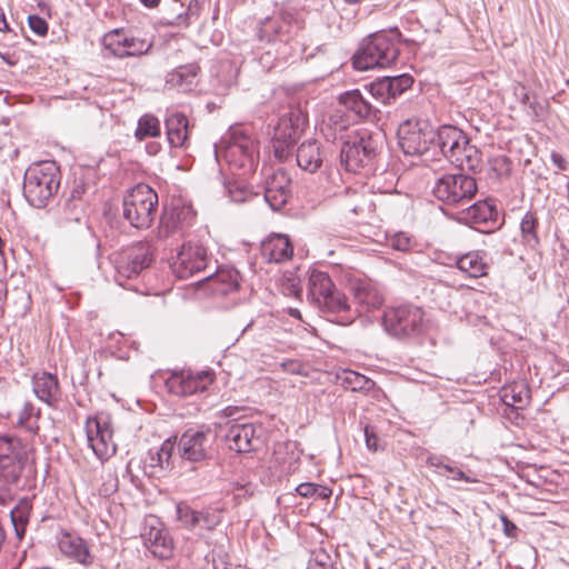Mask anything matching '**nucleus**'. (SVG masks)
<instances>
[{"label":"nucleus","mask_w":569,"mask_h":569,"mask_svg":"<svg viewBox=\"0 0 569 569\" xmlns=\"http://www.w3.org/2000/svg\"><path fill=\"white\" fill-rule=\"evenodd\" d=\"M158 210V194L146 183H138L123 198L122 216L137 229L151 227Z\"/></svg>","instance_id":"423d86ee"},{"label":"nucleus","mask_w":569,"mask_h":569,"mask_svg":"<svg viewBox=\"0 0 569 569\" xmlns=\"http://www.w3.org/2000/svg\"><path fill=\"white\" fill-rule=\"evenodd\" d=\"M84 201H69L66 200L64 213L66 220L80 222L84 217Z\"/></svg>","instance_id":"3c124183"},{"label":"nucleus","mask_w":569,"mask_h":569,"mask_svg":"<svg viewBox=\"0 0 569 569\" xmlns=\"http://www.w3.org/2000/svg\"><path fill=\"white\" fill-rule=\"evenodd\" d=\"M427 463L430 467H436L438 469H441L445 472V466H449L450 463H446L442 458L438 456H429L427 458Z\"/></svg>","instance_id":"69168bd1"},{"label":"nucleus","mask_w":569,"mask_h":569,"mask_svg":"<svg viewBox=\"0 0 569 569\" xmlns=\"http://www.w3.org/2000/svg\"><path fill=\"white\" fill-rule=\"evenodd\" d=\"M222 154L230 168L239 170V176L256 171L259 161L258 143L242 127H231L222 141Z\"/></svg>","instance_id":"f03ea898"},{"label":"nucleus","mask_w":569,"mask_h":569,"mask_svg":"<svg viewBox=\"0 0 569 569\" xmlns=\"http://www.w3.org/2000/svg\"><path fill=\"white\" fill-rule=\"evenodd\" d=\"M435 129L426 121L407 120L398 129L399 147L405 154L420 156L435 142Z\"/></svg>","instance_id":"6e6552de"},{"label":"nucleus","mask_w":569,"mask_h":569,"mask_svg":"<svg viewBox=\"0 0 569 569\" xmlns=\"http://www.w3.org/2000/svg\"><path fill=\"white\" fill-rule=\"evenodd\" d=\"M258 430L260 431L261 428L253 423H233L226 433V441L229 448L237 452H251L261 445Z\"/></svg>","instance_id":"f3484780"},{"label":"nucleus","mask_w":569,"mask_h":569,"mask_svg":"<svg viewBox=\"0 0 569 569\" xmlns=\"http://www.w3.org/2000/svg\"><path fill=\"white\" fill-rule=\"evenodd\" d=\"M549 476L558 477V475H555L553 472L549 471L548 469H546L543 467H540V468L536 467V499H540V500L545 499L543 497H538V495L542 493V491H538V488L542 483H547V482L553 483L555 482V479H549Z\"/></svg>","instance_id":"603ef678"},{"label":"nucleus","mask_w":569,"mask_h":569,"mask_svg":"<svg viewBox=\"0 0 569 569\" xmlns=\"http://www.w3.org/2000/svg\"><path fill=\"white\" fill-rule=\"evenodd\" d=\"M498 212L488 201H478L467 209V219L476 224L496 220Z\"/></svg>","instance_id":"f704fd0d"},{"label":"nucleus","mask_w":569,"mask_h":569,"mask_svg":"<svg viewBox=\"0 0 569 569\" xmlns=\"http://www.w3.org/2000/svg\"><path fill=\"white\" fill-rule=\"evenodd\" d=\"M27 458V445L21 439L14 436H1L0 437V459L11 458Z\"/></svg>","instance_id":"4c0bfd02"},{"label":"nucleus","mask_w":569,"mask_h":569,"mask_svg":"<svg viewBox=\"0 0 569 569\" xmlns=\"http://www.w3.org/2000/svg\"><path fill=\"white\" fill-rule=\"evenodd\" d=\"M387 244L395 250L407 252L411 250L413 242L406 232H396L387 237Z\"/></svg>","instance_id":"09e8293b"},{"label":"nucleus","mask_w":569,"mask_h":569,"mask_svg":"<svg viewBox=\"0 0 569 569\" xmlns=\"http://www.w3.org/2000/svg\"><path fill=\"white\" fill-rule=\"evenodd\" d=\"M332 495L331 489L325 486L317 485L315 496L318 499H328Z\"/></svg>","instance_id":"338daca9"},{"label":"nucleus","mask_w":569,"mask_h":569,"mask_svg":"<svg viewBox=\"0 0 569 569\" xmlns=\"http://www.w3.org/2000/svg\"><path fill=\"white\" fill-rule=\"evenodd\" d=\"M386 78L392 101L413 84V78L407 73Z\"/></svg>","instance_id":"a18cd8bd"},{"label":"nucleus","mask_w":569,"mask_h":569,"mask_svg":"<svg viewBox=\"0 0 569 569\" xmlns=\"http://www.w3.org/2000/svg\"><path fill=\"white\" fill-rule=\"evenodd\" d=\"M365 438L369 450L377 451L379 449V438L372 426L367 425L365 427Z\"/></svg>","instance_id":"4d7b16f0"},{"label":"nucleus","mask_w":569,"mask_h":569,"mask_svg":"<svg viewBox=\"0 0 569 569\" xmlns=\"http://www.w3.org/2000/svg\"><path fill=\"white\" fill-rule=\"evenodd\" d=\"M457 268L471 278H479L487 274L488 263L479 251H471L456 261Z\"/></svg>","instance_id":"2f4dec72"},{"label":"nucleus","mask_w":569,"mask_h":569,"mask_svg":"<svg viewBox=\"0 0 569 569\" xmlns=\"http://www.w3.org/2000/svg\"><path fill=\"white\" fill-rule=\"evenodd\" d=\"M477 190L475 178L459 173L443 174L436 181L432 192L439 201L449 206H457L470 201Z\"/></svg>","instance_id":"0eeeda50"},{"label":"nucleus","mask_w":569,"mask_h":569,"mask_svg":"<svg viewBox=\"0 0 569 569\" xmlns=\"http://www.w3.org/2000/svg\"><path fill=\"white\" fill-rule=\"evenodd\" d=\"M181 236V230L162 213L159 226L156 231L158 240L167 241L174 236Z\"/></svg>","instance_id":"de8ad7c7"},{"label":"nucleus","mask_w":569,"mask_h":569,"mask_svg":"<svg viewBox=\"0 0 569 569\" xmlns=\"http://www.w3.org/2000/svg\"><path fill=\"white\" fill-rule=\"evenodd\" d=\"M26 460L27 458H17L14 455L9 459H0V490L10 491L18 485Z\"/></svg>","instance_id":"cd10ccee"},{"label":"nucleus","mask_w":569,"mask_h":569,"mask_svg":"<svg viewBox=\"0 0 569 569\" xmlns=\"http://www.w3.org/2000/svg\"><path fill=\"white\" fill-rule=\"evenodd\" d=\"M221 522L220 516L216 511L201 510L198 512L197 529L213 530Z\"/></svg>","instance_id":"8fccbe9b"},{"label":"nucleus","mask_w":569,"mask_h":569,"mask_svg":"<svg viewBox=\"0 0 569 569\" xmlns=\"http://www.w3.org/2000/svg\"><path fill=\"white\" fill-rule=\"evenodd\" d=\"M200 68L196 63L180 66L167 76V84L170 88L188 92L197 84Z\"/></svg>","instance_id":"a878e982"},{"label":"nucleus","mask_w":569,"mask_h":569,"mask_svg":"<svg viewBox=\"0 0 569 569\" xmlns=\"http://www.w3.org/2000/svg\"><path fill=\"white\" fill-rule=\"evenodd\" d=\"M393 32H378L369 36L353 57V67L365 71L392 64L399 56Z\"/></svg>","instance_id":"39448f33"},{"label":"nucleus","mask_w":569,"mask_h":569,"mask_svg":"<svg viewBox=\"0 0 569 569\" xmlns=\"http://www.w3.org/2000/svg\"><path fill=\"white\" fill-rule=\"evenodd\" d=\"M339 101L359 119L369 118L377 112V108L358 89L345 92Z\"/></svg>","instance_id":"c756f323"},{"label":"nucleus","mask_w":569,"mask_h":569,"mask_svg":"<svg viewBox=\"0 0 569 569\" xmlns=\"http://www.w3.org/2000/svg\"><path fill=\"white\" fill-rule=\"evenodd\" d=\"M38 417L39 410L37 411L34 406L31 402L27 401L19 413L18 425L23 427L28 431L34 433L39 429Z\"/></svg>","instance_id":"c03bdc74"},{"label":"nucleus","mask_w":569,"mask_h":569,"mask_svg":"<svg viewBox=\"0 0 569 569\" xmlns=\"http://www.w3.org/2000/svg\"><path fill=\"white\" fill-rule=\"evenodd\" d=\"M501 398L506 405L516 409H521L525 405L529 403L531 396L528 387H525L523 385H515L503 389Z\"/></svg>","instance_id":"e433bc0d"},{"label":"nucleus","mask_w":569,"mask_h":569,"mask_svg":"<svg viewBox=\"0 0 569 569\" xmlns=\"http://www.w3.org/2000/svg\"><path fill=\"white\" fill-rule=\"evenodd\" d=\"M316 487H317V485H315V483L305 482V483H300L296 488V491L301 497L310 498V497L315 496Z\"/></svg>","instance_id":"680f3d73"},{"label":"nucleus","mask_w":569,"mask_h":569,"mask_svg":"<svg viewBox=\"0 0 569 569\" xmlns=\"http://www.w3.org/2000/svg\"><path fill=\"white\" fill-rule=\"evenodd\" d=\"M180 230L184 223H190L194 217V212L190 206H174L163 212Z\"/></svg>","instance_id":"37998d69"},{"label":"nucleus","mask_w":569,"mask_h":569,"mask_svg":"<svg viewBox=\"0 0 569 569\" xmlns=\"http://www.w3.org/2000/svg\"><path fill=\"white\" fill-rule=\"evenodd\" d=\"M383 149V134L363 131L343 142L340 157L347 171L359 173L362 170L373 172L377 160Z\"/></svg>","instance_id":"f257e3e1"},{"label":"nucleus","mask_w":569,"mask_h":569,"mask_svg":"<svg viewBox=\"0 0 569 569\" xmlns=\"http://www.w3.org/2000/svg\"><path fill=\"white\" fill-rule=\"evenodd\" d=\"M297 164L306 172H317L323 161L325 152L316 140L302 142L297 149Z\"/></svg>","instance_id":"5701e85b"},{"label":"nucleus","mask_w":569,"mask_h":569,"mask_svg":"<svg viewBox=\"0 0 569 569\" xmlns=\"http://www.w3.org/2000/svg\"><path fill=\"white\" fill-rule=\"evenodd\" d=\"M140 536L143 546L153 557L167 560L173 556V539L159 518L154 516L147 517Z\"/></svg>","instance_id":"1a4fd4ad"},{"label":"nucleus","mask_w":569,"mask_h":569,"mask_svg":"<svg viewBox=\"0 0 569 569\" xmlns=\"http://www.w3.org/2000/svg\"><path fill=\"white\" fill-rule=\"evenodd\" d=\"M86 432L88 442L99 459L104 460L116 453L117 447L109 416L100 413L88 418Z\"/></svg>","instance_id":"9d476101"},{"label":"nucleus","mask_w":569,"mask_h":569,"mask_svg":"<svg viewBox=\"0 0 569 569\" xmlns=\"http://www.w3.org/2000/svg\"><path fill=\"white\" fill-rule=\"evenodd\" d=\"M293 27L299 28L295 12L281 10L278 14L268 17L260 22L258 38L266 42L282 41Z\"/></svg>","instance_id":"dca6fc26"},{"label":"nucleus","mask_w":569,"mask_h":569,"mask_svg":"<svg viewBox=\"0 0 569 569\" xmlns=\"http://www.w3.org/2000/svg\"><path fill=\"white\" fill-rule=\"evenodd\" d=\"M60 186L59 168L53 161H42L30 166L24 173L23 194L27 201L43 208Z\"/></svg>","instance_id":"7ed1b4c3"},{"label":"nucleus","mask_w":569,"mask_h":569,"mask_svg":"<svg viewBox=\"0 0 569 569\" xmlns=\"http://www.w3.org/2000/svg\"><path fill=\"white\" fill-rule=\"evenodd\" d=\"M32 389L36 397L50 407L57 406L61 398V390L56 375L50 372L34 373Z\"/></svg>","instance_id":"4be33fe9"},{"label":"nucleus","mask_w":569,"mask_h":569,"mask_svg":"<svg viewBox=\"0 0 569 569\" xmlns=\"http://www.w3.org/2000/svg\"><path fill=\"white\" fill-rule=\"evenodd\" d=\"M178 520L190 530L197 529L198 510L192 509L184 502L177 503L176 507Z\"/></svg>","instance_id":"49530a36"},{"label":"nucleus","mask_w":569,"mask_h":569,"mask_svg":"<svg viewBox=\"0 0 569 569\" xmlns=\"http://www.w3.org/2000/svg\"><path fill=\"white\" fill-rule=\"evenodd\" d=\"M365 89L376 101L382 104H389L392 102L386 77L377 79L376 81L365 86Z\"/></svg>","instance_id":"79ce46f5"},{"label":"nucleus","mask_w":569,"mask_h":569,"mask_svg":"<svg viewBox=\"0 0 569 569\" xmlns=\"http://www.w3.org/2000/svg\"><path fill=\"white\" fill-rule=\"evenodd\" d=\"M385 330L397 339H410L427 333L431 321L425 310L415 305H401L385 311Z\"/></svg>","instance_id":"20e7f679"},{"label":"nucleus","mask_w":569,"mask_h":569,"mask_svg":"<svg viewBox=\"0 0 569 569\" xmlns=\"http://www.w3.org/2000/svg\"><path fill=\"white\" fill-rule=\"evenodd\" d=\"M293 144L295 143H287V142L273 140V152H274L276 158L281 161L284 160L288 157V154L290 153V148Z\"/></svg>","instance_id":"13d9d810"},{"label":"nucleus","mask_w":569,"mask_h":569,"mask_svg":"<svg viewBox=\"0 0 569 569\" xmlns=\"http://www.w3.org/2000/svg\"><path fill=\"white\" fill-rule=\"evenodd\" d=\"M350 292L358 305L360 313L379 309L383 303V296L371 282L355 281L350 284Z\"/></svg>","instance_id":"412c9836"},{"label":"nucleus","mask_w":569,"mask_h":569,"mask_svg":"<svg viewBox=\"0 0 569 569\" xmlns=\"http://www.w3.org/2000/svg\"><path fill=\"white\" fill-rule=\"evenodd\" d=\"M212 382L213 373L211 371L180 370L173 371L166 379V388L173 396L189 397L206 391Z\"/></svg>","instance_id":"9b49d317"},{"label":"nucleus","mask_w":569,"mask_h":569,"mask_svg":"<svg viewBox=\"0 0 569 569\" xmlns=\"http://www.w3.org/2000/svg\"><path fill=\"white\" fill-rule=\"evenodd\" d=\"M550 159L553 163V166L558 169V170H561V171H565L567 170L568 168V162L567 160L560 154V153H557L555 151H551L550 153Z\"/></svg>","instance_id":"e2e57ef3"},{"label":"nucleus","mask_w":569,"mask_h":569,"mask_svg":"<svg viewBox=\"0 0 569 569\" xmlns=\"http://www.w3.org/2000/svg\"><path fill=\"white\" fill-rule=\"evenodd\" d=\"M289 196L290 178L282 170L273 172L266 181L264 200L277 211L287 203Z\"/></svg>","instance_id":"6ab92c4d"},{"label":"nucleus","mask_w":569,"mask_h":569,"mask_svg":"<svg viewBox=\"0 0 569 569\" xmlns=\"http://www.w3.org/2000/svg\"><path fill=\"white\" fill-rule=\"evenodd\" d=\"M317 307L322 311L331 313L346 311L349 308L345 295L339 292L336 288H333L331 292L326 296V300L321 301Z\"/></svg>","instance_id":"a19ab883"},{"label":"nucleus","mask_w":569,"mask_h":569,"mask_svg":"<svg viewBox=\"0 0 569 569\" xmlns=\"http://www.w3.org/2000/svg\"><path fill=\"white\" fill-rule=\"evenodd\" d=\"M440 475H447L448 478L452 480H463L469 483L477 482L478 480L476 478L470 477L466 472H463L461 469H459L456 466L449 465L445 466V472H440Z\"/></svg>","instance_id":"864d4df0"},{"label":"nucleus","mask_w":569,"mask_h":569,"mask_svg":"<svg viewBox=\"0 0 569 569\" xmlns=\"http://www.w3.org/2000/svg\"><path fill=\"white\" fill-rule=\"evenodd\" d=\"M167 138L171 147H184L189 138V120L180 112L166 118Z\"/></svg>","instance_id":"bb28decb"},{"label":"nucleus","mask_w":569,"mask_h":569,"mask_svg":"<svg viewBox=\"0 0 569 569\" xmlns=\"http://www.w3.org/2000/svg\"><path fill=\"white\" fill-rule=\"evenodd\" d=\"M435 132L432 147L438 148L445 158L456 146L458 148L460 142L466 143L467 136L455 126H441Z\"/></svg>","instance_id":"c85d7f7f"},{"label":"nucleus","mask_w":569,"mask_h":569,"mask_svg":"<svg viewBox=\"0 0 569 569\" xmlns=\"http://www.w3.org/2000/svg\"><path fill=\"white\" fill-rule=\"evenodd\" d=\"M501 519V522L503 525V531L508 536V537H515L516 536V532L518 530V528L516 527V525L510 521L506 516H501L500 517Z\"/></svg>","instance_id":"0e129e2a"},{"label":"nucleus","mask_w":569,"mask_h":569,"mask_svg":"<svg viewBox=\"0 0 569 569\" xmlns=\"http://www.w3.org/2000/svg\"><path fill=\"white\" fill-rule=\"evenodd\" d=\"M153 249L149 242H137L131 246L117 263L118 280L131 279L151 266Z\"/></svg>","instance_id":"4468645a"},{"label":"nucleus","mask_w":569,"mask_h":569,"mask_svg":"<svg viewBox=\"0 0 569 569\" xmlns=\"http://www.w3.org/2000/svg\"><path fill=\"white\" fill-rule=\"evenodd\" d=\"M307 116L299 108H290L284 112L274 127L273 140L296 143L303 132Z\"/></svg>","instance_id":"a211bd4d"},{"label":"nucleus","mask_w":569,"mask_h":569,"mask_svg":"<svg viewBox=\"0 0 569 569\" xmlns=\"http://www.w3.org/2000/svg\"><path fill=\"white\" fill-rule=\"evenodd\" d=\"M32 506L29 500H21L10 512L11 522L18 539H22L30 519Z\"/></svg>","instance_id":"72a5a7b5"},{"label":"nucleus","mask_w":569,"mask_h":569,"mask_svg":"<svg viewBox=\"0 0 569 569\" xmlns=\"http://www.w3.org/2000/svg\"><path fill=\"white\" fill-rule=\"evenodd\" d=\"M103 44L112 56L118 58L139 57L149 52L152 42L147 39L128 37L119 30L106 34Z\"/></svg>","instance_id":"2eb2a0df"},{"label":"nucleus","mask_w":569,"mask_h":569,"mask_svg":"<svg viewBox=\"0 0 569 569\" xmlns=\"http://www.w3.org/2000/svg\"><path fill=\"white\" fill-rule=\"evenodd\" d=\"M288 291H289L290 295H292V296L298 298L300 296V293H301V286H300V283L291 281L290 286L288 287Z\"/></svg>","instance_id":"774afa93"},{"label":"nucleus","mask_w":569,"mask_h":569,"mask_svg":"<svg viewBox=\"0 0 569 569\" xmlns=\"http://www.w3.org/2000/svg\"><path fill=\"white\" fill-rule=\"evenodd\" d=\"M492 170L498 172V176H508L510 172V162L506 158H497L493 160Z\"/></svg>","instance_id":"bf43d9fd"},{"label":"nucleus","mask_w":569,"mask_h":569,"mask_svg":"<svg viewBox=\"0 0 569 569\" xmlns=\"http://www.w3.org/2000/svg\"><path fill=\"white\" fill-rule=\"evenodd\" d=\"M260 252L267 262L280 263L293 254V247L288 236L276 233L261 242Z\"/></svg>","instance_id":"aec40b11"},{"label":"nucleus","mask_w":569,"mask_h":569,"mask_svg":"<svg viewBox=\"0 0 569 569\" xmlns=\"http://www.w3.org/2000/svg\"><path fill=\"white\" fill-rule=\"evenodd\" d=\"M207 249L199 242H184L177 253L171 268L181 279L203 271L207 267Z\"/></svg>","instance_id":"f8f14e48"},{"label":"nucleus","mask_w":569,"mask_h":569,"mask_svg":"<svg viewBox=\"0 0 569 569\" xmlns=\"http://www.w3.org/2000/svg\"><path fill=\"white\" fill-rule=\"evenodd\" d=\"M214 437L210 429L184 431L178 442V450L182 459L200 462L211 456Z\"/></svg>","instance_id":"ddd939ff"},{"label":"nucleus","mask_w":569,"mask_h":569,"mask_svg":"<svg viewBox=\"0 0 569 569\" xmlns=\"http://www.w3.org/2000/svg\"><path fill=\"white\" fill-rule=\"evenodd\" d=\"M206 279L212 282L216 291L226 295L238 289L240 274L234 269H220L216 274L208 276Z\"/></svg>","instance_id":"473e14b6"},{"label":"nucleus","mask_w":569,"mask_h":569,"mask_svg":"<svg viewBox=\"0 0 569 569\" xmlns=\"http://www.w3.org/2000/svg\"><path fill=\"white\" fill-rule=\"evenodd\" d=\"M335 284L331 278L322 271H313L309 277V299L318 306L321 301L326 300V296L331 292Z\"/></svg>","instance_id":"7c9ffc66"},{"label":"nucleus","mask_w":569,"mask_h":569,"mask_svg":"<svg viewBox=\"0 0 569 569\" xmlns=\"http://www.w3.org/2000/svg\"><path fill=\"white\" fill-rule=\"evenodd\" d=\"M452 164L461 170L476 171L481 161L479 150L470 144L469 139L466 137V143H459L450 151L446 158Z\"/></svg>","instance_id":"b1692460"},{"label":"nucleus","mask_w":569,"mask_h":569,"mask_svg":"<svg viewBox=\"0 0 569 569\" xmlns=\"http://www.w3.org/2000/svg\"><path fill=\"white\" fill-rule=\"evenodd\" d=\"M176 448V440L167 439L162 442L156 453H151L153 467L168 470L172 468L171 457Z\"/></svg>","instance_id":"58836bf2"},{"label":"nucleus","mask_w":569,"mask_h":569,"mask_svg":"<svg viewBox=\"0 0 569 569\" xmlns=\"http://www.w3.org/2000/svg\"><path fill=\"white\" fill-rule=\"evenodd\" d=\"M520 230L523 241L530 242L533 239V213L527 212L521 220Z\"/></svg>","instance_id":"5fc2aeb1"},{"label":"nucleus","mask_w":569,"mask_h":569,"mask_svg":"<svg viewBox=\"0 0 569 569\" xmlns=\"http://www.w3.org/2000/svg\"><path fill=\"white\" fill-rule=\"evenodd\" d=\"M59 548L62 553L73 558L82 565L91 562V555L84 540L77 535L63 532L59 539Z\"/></svg>","instance_id":"393cba45"},{"label":"nucleus","mask_w":569,"mask_h":569,"mask_svg":"<svg viewBox=\"0 0 569 569\" xmlns=\"http://www.w3.org/2000/svg\"><path fill=\"white\" fill-rule=\"evenodd\" d=\"M160 121L153 114H144L138 121V127L134 137L138 140H143L147 137L160 136Z\"/></svg>","instance_id":"ea45409f"},{"label":"nucleus","mask_w":569,"mask_h":569,"mask_svg":"<svg viewBox=\"0 0 569 569\" xmlns=\"http://www.w3.org/2000/svg\"><path fill=\"white\" fill-rule=\"evenodd\" d=\"M86 192V186L83 182H74L71 191H70V196L67 200L69 201H84L83 200V194Z\"/></svg>","instance_id":"052dcab7"},{"label":"nucleus","mask_w":569,"mask_h":569,"mask_svg":"<svg viewBox=\"0 0 569 569\" xmlns=\"http://www.w3.org/2000/svg\"><path fill=\"white\" fill-rule=\"evenodd\" d=\"M340 380L346 388L352 391L369 392L376 388L373 380L352 370L345 371Z\"/></svg>","instance_id":"c9c22d12"},{"label":"nucleus","mask_w":569,"mask_h":569,"mask_svg":"<svg viewBox=\"0 0 569 569\" xmlns=\"http://www.w3.org/2000/svg\"><path fill=\"white\" fill-rule=\"evenodd\" d=\"M30 29L38 36H46L48 32V23L44 19L37 14L28 18Z\"/></svg>","instance_id":"6e6d98bb"}]
</instances>
